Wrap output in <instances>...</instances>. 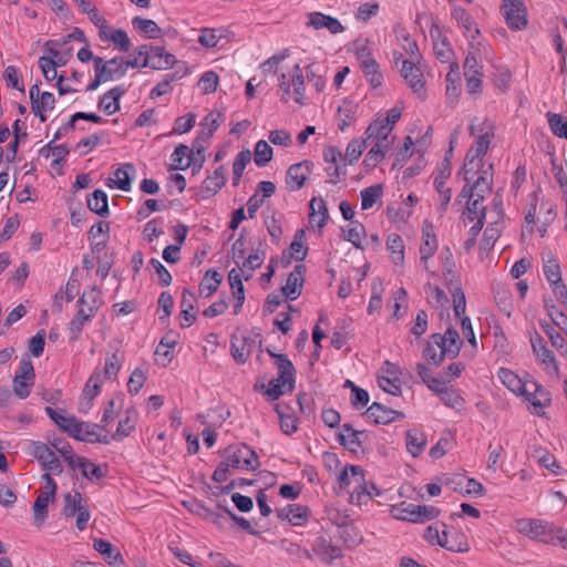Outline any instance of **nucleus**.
I'll list each match as a JSON object with an SVG mask.
<instances>
[{
  "label": "nucleus",
  "instance_id": "52",
  "mask_svg": "<svg viewBox=\"0 0 567 567\" xmlns=\"http://www.w3.org/2000/svg\"><path fill=\"white\" fill-rule=\"evenodd\" d=\"M511 296V291L506 288L498 287L497 289L494 290L495 302L498 306L499 310L507 317H511L514 308Z\"/></svg>",
  "mask_w": 567,
  "mask_h": 567
},
{
  "label": "nucleus",
  "instance_id": "21",
  "mask_svg": "<svg viewBox=\"0 0 567 567\" xmlns=\"http://www.w3.org/2000/svg\"><path fill=\"white\" fill-rule=\"evenodd\" d=\"M135 172V167L131 163L123 164L115 172V179L107 178L106 185L111 188H117L123 192H128L132 187V174Z\"/></svg>",
  "mask_w": 567,
  "mask_h": 567
},
{
  "label": "nucleus",
  "instance_id": "24",
  "mask_svg": "<svg viewBox=\"0 0 567 567\" xmlns=\"http://www.w3.org/2000/svg\"><path fill=\"white\" fill-rule=\"evenodd\" d=\"M95 312H93L92 309H87L83 306H80L78 312L72 318V320L69 322V332H70V339L71 341L79 340L82 329L85 323L91 321L95 317Z\"/></svg>",
  "mask_w": 567,
  "mask_h": 567
},
{
  "label": "nucleus",
  "instance_id": "46",
  "mask_svg": "<svg viewBox=\"0 0 567 567\" xmlns=\"http://www.w3.org/2000/svg\"><path fill=\"white\" fill-rule=\"evenodd\" d=\"M190 153V148L185 144H179L175 147V151L173 152L171 158H172V166L171 169H179L184 171L190 166V162H185V158L188 159V155Z\"/></svg>",
  "mask_w": 567,
  "mask_h": 567
},
{
  "label": "nucleus",
  "instance_id": "34",
  "mask_svg": "<svg viewBox=\"0 0 567 567\" xmlns=\"http://www.w3.org/2000/svg\"><path fill=\"white\" fill-rule=\"evenodd\" d=\"M405 439L409 453L414 457L419 456L426 444L425 435L415 429H411L406 431Z\"/></svg>",
  "mask_w": 567,
  "mask_h": 567
},
{
  "label": "nucleus",
  "instance_id": "1",
  "mask_svg": "<svg viewBox=\"0 0 567 567\" xmlns=\"http://www.w3.org/2000/svg\"><path fill=\"white\" fill-rule=\"evenodd\" d=\"M223 457L212 476L217 483L227 481L230 468L255 471L260 466L257 453L246 444L229 445L224 450Z\"/></svg>",
  "mask_w": 567,
  "mask_h": 567
},
{
  "label": "nucleus",
  "instance_id": "7",
  "mask_svg": "<svg viewBox=\"0 0 567 567\" xmlns=\"http://www.w3.org/2000/svg\"><path fill=\"white\" fill-rule=\"evenodd\" d=\"M431 339L439 349L444 350L449 358L454 359L460 354L463 342L456 329L450 327L444 334L433 333Z\"/></svg>",
  "mask_w": 567,
  "mask_h": 567
},
{
  "label": "nucleus",
  "instance_id": "18",
  "mask_svg": "<svg viewBox=\"0 0 567 567\" xmlns=\"http://www.w3.org/2000/svg\"><path fill=\"white\" fill-rule=\"evenodd\" d=\"M309 224L315 227L317 226L319 230H321L328 219L329 212L326 202L321 197H313L309 204Z\"/></svg>",
  "mask_w": 567,
  "mask_h": 567
},
{
  "label": "nucleus",
  "instance_id": "4",
  "mask_svg": "<svg viewBox=\"0 0 567 567\" xmlns=\"http://www.w3.org/2000/svg\"><path fill=\"white\" fill-rule=\"evenodd\" d=\"M502 13L511 30H523L528 23L524 0H503Z\"/></svg>",
  "mask_w": 567,
  "mask_h": 567
},
{
  "label": "nucleus",
  "instance_id": "37",
  "mask_svg": "<svg viewBox=\"0 0 567 567\" xmlns=\"http://www.w3.org/2000/svg\"><path fill=\"white\" fill-rule=\"evenodd\" d=\"M539 326L545 332V334L548 337L551 346L556 348L558 351H560L561 354L567 355V342L565 338L555 330L551 323L540 320Z\"/></svg>",
  "mask_w": 567,
  "mask_h": 567
},
{
  "label": "nucleus",
  "instance_id": "40",
  "mask_svg": "<svg viewBox=\"0 0 567 567\" xmlns=\"http://www.w3.org/2000/svg\"><path fill=\"white\" fill-rule=\"evenodd\" d=\"M494 136L493 132L485 131L483 134L478 135L475 145L470 147L466 155L470 156V158H480L482 159L483 156L487 153L491 138Z\"/></svg>",
  "mask_w": 567,
  "mask_h": 567
},
{
  "label": "nucleus",
  "instance_id": "58",
  "mask_svg": "<svg viewBox=\"0 0 567 567\" xmlns=\"http://www.w3.org/2000/svg\"><path fill=\"white\" fill-rule=\"evenodd\" d=\"M447 550L453 553H465L470 550L466 536L461 532H450Z\"/></svg>",
  "mask_w": 567,
  "mask_h": 567
},
{
  "label": "nucleus",
  "instance_id": "20",
  "mask_svg": "<svg viewBox=\"0 0 567 567\" xmlns=\"http://www.w3.org/2000/svg\"><path fill=\"white\" fill-rule=\"evenodd\" d=\"M528 383L529 385L526 386V393H522V395L535 408H546L550 405L551 399L549 392L536 381H529Z\"/></svg>",
  "mask_w": 567,
  "mask_h": 567
},
{
  "label": "nucleus",
  "instance_id": "39",
  "mask_svg": "<svg viewBox=\"0 0 567 567\" xmlns=\"http://www.w3.org/2000/svg\"><path fill=\"white\" fill-rule=\"evenodd\" d=\"M251 161V153L249 150L240 151L233 163V185L236 187L240 183L244 169Z\"/></svg>",
  "mask_w": 567,
  "mask_h": 567
},
{
  "label": "nucleus",
  "instance_id": "31",
  "mask_svg": "<svg viewBox=\"0 0 567 567\" xmlns=\"http://www.w3.org/2000/svg\"><path fill=\"white\" fill-rule=\"evenodd\" d=\"M265 250L256 249L252 250L246 259H244L239 268L243 271V276L246 281L250 280L254 271L261 267L265 261Z\"/></svg>",
  "mask_w": 567,
  "mask_h": 567
},
{
  "label": "nucleus",
  "instance_id": "48",
  "mask_svg": "<svg viewBox=\"0 0 567 567\" xmlns=\"http://www.w3.org/2000/svg\"><path fill=\"white\" fill-rule=\"evenodd\" d=\"M431 34L433 38V50L436 58L443 63L449 62L451 60V56L453 55V50L451 48L449 39L446 37L435 39L433 31H431Z\"/></svg>",
  "mask_w": 567,
  "mask_h": 567
},
{
  "label": "nucleus",
  "instance_id": "32",
  "mask_svg": "<svg viewBox=\"0 0 567 567\" xmlns=\"http://www.w3.org/2000/svg\"><path fill=\"white\" fill-rule=\"evenodd\" d=\"M417 505L408 502H401L400 504L392 507L391 513L395 519L405 520L417 524L420 520L417 516Z\"/></svg>",
  "mask_w": 567,
  "mask_h": 567
},
{
  "label": "nucleus",
  "instance_id": "56",
  "mask_svg": "<svg viewBox=\"0 0 567 567\" xmlns=\"http://www.w3.org/2000/svg\"><path fill=\"white\" fill-rule=\"evenodd\" d=\"M383 194L382 185H372L361 190V206L363 210L370 209Z\"/></svg>",
  "mask_w": 567,
  "mask_h": 567
},
{
  "label": "nucleus",
  "instance_id": "3",
  "mask_svg": "<svg viewBox=\"0 0 567 567\" xmlns=\"http://www.w3.org/2000/svg\"><path fill=\"white\" fill-rule=\"evenodd\" d=\"M35 373L33 364L28 355L20 360V364L12 380L13 393L19 399H27L34 384Z\"/></svg>",
  "mask_w": 567,
  "mask_h": 567
},
{
  "label": "nucleus",
  "instance_id": "51",
  "mask_svg": "<svg viewBox=\"0 0 567 567\" xmlns=\"http://www.w3.org/2000/svg\"><path fill=\"white\" fill-rule=\"evenodd\" d=\"M361 70L364 73V76L367 78L369 84L373 89H377L382 85L383 75L380 71V65L375 60L370 61V63L361 66Z\"/></svg>",
  "mask_w": 567,
  "mask_h": 567
},
{
  "label": "nucleus",
  "instance_id": "49",
  "mask_svg": "<svg viewBox=\"0 0 567 567\" xmlns=\"http://www.w3.org/2000/svg\"><path fill=\"white\" fill-rule=\"evenodd\" d=\"M272 158V148L271 146L264 140H260L256 143L255 152H254V161L258 167L266 166Z\"/></svg>",
  "mask_w": 567,
  "mask_h": 567
},
{
  "label": "nucleus",
  "instance_id": "63",
  "mask_svg": "<svg viewBox=\"0 0 567 567\" xmlns=\"http://www.w3.org/2000/svg\"><path fill=\"white\" fill-rule=\"evenodd\" d=\"M52 498L47 494L40 493L33 504L34 522L41 525L48 516V505Z\"/></svg>",
  "mask_w": 567,
  "mask_h": 567
},
{
  "label": "nucleus",
  "instance_id": "23",
  "mask_svg": "<svg viewBox=\"0 0 567 567\" xmlns=\"http://www.w3.org/2000/svg\"><path fill=\"white\" fill-rule=\"evenodd\" d=\"M275 367L278 370V378L281 384H288L289 390L295 388V373L296 369L288 358L287 354H278L277 359L274 361Z\"/></svg>",
  "mask_w": 567,
  "mask_h": 567
},
{
  "label": "nucleus",
  "instance_id": "26",
  "mask_svg": "<svg viewBox=\"0 0 567 567\" xmlns=\"http://www.w3.org/2000/svg\"><path fill=\"white\" fill-rule=\"evenodd\" d=\"M497 375L502 383L513 393L517 395L526 393V386L529 385L528 380H523L512 370L506 368H501Z\"/></svg>",
  "mask_w": 567,
  "mask_h": 567
},
{
  "label": "nucleus",
  "instance_id": "15",
  "mask_svg": "<svg viewBox=\"0 0 567 567\" xmlns=\"http://www.w3.org/2000/svg\"><path fill=\"white\" fill-rule=\"evenodd\" d=\"M127 92L123 85H117L104 93L99 101V109L103 110L107 115H113L120 111V100Z\"/></svg>",
  "mask_w": 567,
  "mask_h": 567
},
{
  "label": "nucleus",
  "instance_id": "64",
  "mask_svg": "<svg viewBox=\"0 0 567 567\" xmlns=\"http://www.w3.org/2000/svg\"><path fill=\"white\" fill-rule=\"evenodd\" d=\"M440 399L446 406L452 409H461L464 404V399L455 389L452 388L440 391Z\"/></svg>",
  "mask_w": 567,
  "mask_h": 567
},
{
  "label": "nucleus",
  "instance_id": "11",
  "mask_svg": "<svg viewBox=\"0 0 567 567\" xmlns=\"http://www.w3.org/2000/svg\"><path fill=\"white\" fill-rule=\"evenodd\" d=\"M341 430L337 434V440L341 446L351 453H358L359 450H362L364 431L354 430L350 423L342 424Z\"/></svg>",
  "mask_w": 567,
  "mask_h": 567
},
{
  "label": "nucleus",
  "instance_id": "42",
  "mask_svg": "<svg viewBox=\"0 0 567 567\" xmlns=\"http://www.w3.org/2000/svg\"><path fill=\"white\" fill-rule=\"evenodd\" d=\"M546 116L551 133L557 137L567 140V117L553 112H548Z\"/></svg>",
  "mask_w": 567,
  "mask_h": 567
},
{
  "label": "nucleus",
  "instance_id": "19",
  "mask_svg": "<svg viewBox=\"0 0 567 567\" xmlns=\"http://www.w3.org/2000/svg\"><path fill=\"white\" fill-rule=\"evenodd\" d=\"M312 550L322 561L328 564L342 556L341 548L324 537L316 539Z\"/></svg>",
  "mask_w": 567,
  "mask_h": 567
},
{
  "label": "nucleus",
  "instance_id": "9",
  "mask_svg": "<svg viewBox=\"0 0 567 567\" xmlns=\"http://www.w3.org/2000/svg\"><path fill=\"white\" fill-rule=\"evenodd\" d=\"M451 175V161L446 157L442 161L437 176L434 178V187L441 196L440 210L445 213L452 197V189L445 187L446 179Z\"/></svg>",
  "mask_w": 567,
  "mask_h": 567
},
{
  "label": "nucleus",
  "instance_id": "57",
  "mask_svg": "<svg viewBox=\"0 0 567 567\" xmlns=\"http://www.w3.org/2000/svg\"><path fill=\"white\" fill-rule=\"evenodd\" d=\"M484 195L476 193V196L467 203L466 218L472 221L478 219L480 216H486V207L483 205Z\"/></svg>",
  "mask_w": 567,
  "mask_h": 567
},
{
  "label": "nucleus",
  "instance_id": "33",
  "mask_svg": "<svg viewBox=\"0 0 567 567\" xmlns=\"http://www.w3.org/2000/svg\"><path fill=\"white\" fill-rule=\"evenodd\" d=\"M358 105L351 101H344L338 109V128L344 132L354 121Z\"/></svg>",
  "mask_w": 567,
  "mask_h": 567
},
{
  "label": "nucleus",
  "instance_id": "30",
  "mask_svg": "<svg viewBox=\"0 0 567 567\" xmlns=\"http://www.w3.org/2000/svg\"><path fill=\"white\" fill-rule=\"evenodd\" d=\"M87 207L91 212L101 217H106L110 214L109 198L104 190L95 189L86 198Z\"/></svg>",
  "mask_w": 567,
  "mask_h": 567
},
{
  "label": "nucleus",
  "instance_id": "6",
  "mask_svg": "<svg viewBox=\"0 0 567 567\" xmlns=\"http://www.w3.org/2000/svg\"><path fill=\"white\" fill-rule=\"evenodd\" d=\"M31 455L42 465L44 470L51 471L54 474L62 473L63 467L60 460L45 443L32 442Z\"/></svg>",
  "mask_w": 567,
  "mask_h": 567
},
{
  "label": "nucleus",
  "instance_id": "59",
  "mask_svg": "<svg viewBox=\"0 0 567 567\" xmlns=\"http://www.w3.org/2000/svg\"><path fill=\"white\" fill-rule=\"evenodd\" d=\"M367 148V140L365 138H355L352 140L346 150L344 159L351 165L357 162L362 152Z\"/></svg>",
  "mask_w": 567,
  "mask_h": 567
},
{
  "label": "nucleus",
  "instance_id": "38",
  "mask_svg": "<svg viewBox=\"0 0 567 567\" xmlns=\"http://www.w3.org/2000/svg\"><path fill=\"white\" fill-rule=\"evenodd\" d=\"M288 409L289 408L287 405H282L281 403H277L275 405V411L280 420V430L285 434L291 435L297 431V419L287 413Z\"/></svg>",
  "mask_w": 567,
  "mask_h": 567
},
{
  "label": "nucleus",
  "instance_id": "41",
  "mask_svg": "<svg viewBox=\"0 0 567 567\" xmlns=\"http://www.w3.org/2000/svg\"><path fill=\"white\" fill-rule=\"evenodd\" d=\"M386 248L391 254L394 264H401L404 260L403 239L398 234H391L386 239Z\"/></svg>",
  "mask_w": 567,
  "mask_h": 567
},
{
  "label": "nucleus",
  "instance_id": "25",
  "mask_svg": "<svg viewBox=\"0 0 567 567\" xmlns=\"http://www.w3.org/2000/svg\"><path fill=\"white\" fill-rule=\"evenodd\" d=\"M93 548L103 556V559L109 565H124V559L121 551L117 548H115L110 542L102 538H96L93 540Z\"/></svg>",
  "mask_w": 567,
  "mask_h": 567
},
{
  "label": "nucleus",
  "instance_id": "61",
  "mask_svg": "<svg viewBox=\"0 0 567 567\" xmlns=\"http://www.w3.org/2000/svg\"><path fill=\"white\" fill-rule=\"evenodd\" d=\"M460 92H461L460 78H458V74L453 72V69H452L451 72H449L446 75L447 101L454 105L457 102Z\"/></svg>",
  "mask_w": 567,
  "mask_h": 567
},
{
  "label": "nucleus",
  "instance_id": "12",
  "mask_svg": "<svg viewBox=\"0 0 567 567\" xmlns=\"http://www.w3.org/2000/svg\"><path fill=\"white\" fill-rule=\"evenodd\" d=\"M365 414L375 424H389L404 417L402 412L390 409L379 402H373L365 411Z\"/></svg>",
  "mask_w": 567,
  "mask_h": 567
},
{
  "label": "nucleus",
  "instance_id": "5",
  "mask_svg": "<svg viewBox=\"0 0 567 567\" xmlns=\"http://www.w3.org/2000/svg\"><path fill=\"white\" fill-rule=\"evenodd\" d=\"M100 429H104V426L96 423L79 421L76 419L70 436L81 442L110 444V437L107 435H100L97 433Z\"/></svg>",
  "mask_w": 567,
  "mask_h": 567
},
{
  "label": "nucleus",
  "instance_id": "14",
  "mask_svg": "<svg viewBox=\"0 0 567 567\" xmlns=\"http://www.w3.org/2000/svg\"><path fill=\"white\" fill-rule=\"evenodd\" d=\"M308 19L307 25L313 27L316 30L326 28L332 34L341 33L344 30V27L337 18L322 12H311L308 14Z\"/></svg>",
  "mask_w": 567,
  "mask_h": 567
},
{
  "label": "nucleus",
  "instance_id": "62",
  "mask_svg": "<svg viewBox=\"0 0 567 567\" xmlns=\"http://www.w3.org/2000/svg\"><path fill=\"white\" fill-rule=\"evenodd\" d=\"M81 499L82 495L78 491H75L73 495L71 493L65 494L62 514L65 517L74 516V514L78 513L82 507Z\"/></svg>",
  "mask_w": 567,
  "mask_h": 567
},
{
  "label": "nucleus",
  "instance_id": "27",
  "mask_svg": "<svg viewBox=\"0 0 567 567\" xmlns=\"http://www.w3.org/2000/svg\"><path fill=\"white\" fill-rule=\"evenodd\" d=\"M392 131V126H388L386 123L382 120H377L370 123L368 128L364 132L365 140L375 138L377 142H383V146L390 147L391 140L390 133Z\"/></svg>",
  "mask_w": 567,
  "mask_h": 567
},
{
  "label": "nucleus",
  "instance_id": "22",
  "mask_svg": "<svg viewBox=\"0 0 567 567\" xmlns=\"http://www.w3.org/2000/svg\"><path fill=\"white\" fill-rule=\"evenodd\" d=\"M437 248V241L434 234V227L431 223L425 221L422 228V245L420 247L421 261L427 262Z\"/></svg>",
  "mask_w": 567,
  "mask_h": 567
},
{
  "label": "nucleus",
  "instance_id": "54",
  "mask_svg": "<svg viewBox=\"0 0 567 567\" xmlns=\"http://www.w3.org/2000/svg\"><path fill=\"white\" fill-rule=\"evenodd\" d=\"M79 468L81 470V473L84 477L89 480L93 478H102L106 475L107 466H101L96 465L95 463L91 462L90 460L85 458L84 462H81L79 464Z\"/></svg>",
  "mask_w": 567,
  "mask_h": 567
},
{
  "label": "nucleus",
  "instance_id": "2",
  "mask_svg": "<svg viewBox=\"0 0 567 567\" xmlns=\"http://www.w3.org/2000/svg\"><path fill=\"white\" fill-rule=\"evenodd\" d=\"M518 533L526 535L533 540L553 545H560L567 548V529L555 526L543 519L522 518L515 523Z\"/></svg>",
  "mask_w": 567,
  "mask_h": 567
},
{
  "label": "nucleus",
  "instance_id": "47",
  "mask_svg": "<svg viewBox=\"0 0 567 567\" xmlns=\"http://www.w3.org/2000/svg\"><path fill=\"white\" fill-rule=\"evenodd\" d=\"M45 413L63 432L68 433L69 435L71 434V430L76 420L74 415L65 416L51 406L45 408Z\"/></svg>",
  "mask_w": 567,
  "mask_h": 567
},
{
  "label": "nucleus",
  "instance_id": "60",
  "mask_svg": "<svg viewBox=\"0 0 567 567\" xmlns=\"http://www.w3.org/2000/svg\"><path fill=\"white\" fill-rule=\"evenodd\" d=\"M289 511H292L290 514L289 523L293 526H303L310 515V509L308 506L300 504H289Z\"/></svg>",
  "mask_w": 567,
  "mask_h": 567
},
{
  "label": "nucleus",
  "instance_id": "8",
  "mask_svg": "<svg viewBox=\"0 0 567 567\" xmlns=\"http://www.w3.org/2000/svg\"><path fill=\"white\" fill-rule=\"evenodd\" d=\"M312 166L313 164L310 161H302L289 166L286 175V184L290 192H296L303 187Z\"/></svg>",
  "mask_w": 567,
  "mask_h": 567
},
{
  "label": "nucleus",
  "instance_id": "16",
  "mask_svg": "<svg viewBox=\"0 0 567 567\" xmlns=\"http://www.w3.org/2000/svg\"><path fill=\"white\" fill-rule=\"evenodd\" d=\"M254 343L255 341L250 337L231 336L230 353L237 363L244 364L248 360Z\"/></svg>",
  "mask_w": 567,
  "mask_h": 567
},
{
  "label": "nucleus",
  "instance_id": "13",
  "mask_svg": "<svg viewBox=\"0 0 567 567\" xmlns=\"http://www.w3.org/2000/svg\"><path fill=\"white\" fill-rule=\"evenodd\" d=\"M94 69L105 78L106 82L118 80L125 75L124 66L122 65V58H113L104 61L102 58H94Z\"/></svg>",
  "mask_w": 567,
  "mask_h": 567
},
{
  "label": "nucleus",
  "instance_id": "43",
  "mask_svg": "<svg viewBox=\"0 0 567 567\" xmlns=\"http://www.w3.org/2000/svg\"><path fill=\"white\" fill-rule=\"evenodd\" d=\"M344 239L350 241L355 248L362 249V237L365 235L364 226L359 221H352L347 228H342Z\"/></svg>",
  "mask_w": 567,
  "mask_h": 567
},
{
  "label": "nucleus",
  "instance_id": "45",
  "mask_svg": "<svg viewBox=\"0 0 567 567\" xmlns=\"http://www.w3.org/2000/svg\"><path fill=\"white\" fill-rule=\"evenodd\" d=\"M132 23L136 30L147 34V37L151 39L158 38L162 33V30L157 23L151 19L135 17L133 18Z\"/></svg>",
  "mask_w": 567,
  "mask_h": 567
},
{
  "label": "nucleus",
  "instance_id": "17",
  "mask_svg": "<svg viewBox=\"0 0 567 567\" xmlns=\"http://www.w3.org/2000/svg\"><path fill=\"white\" fill-rule=\"evenodd\" d=\"M530 344L533 352L536 357L545 364H550L556 374H558V365L553 352L546 347L544 338L535 331L534 334L530 336Z\"/></svg>",
  "mask_w": 567,
  "mask_h": 567
},
{
  "label": "nucleus",
  "instance_id": "35",
  "mask_svg": "<svg viewBox=\"0 0 567 567\" xmlns=\"http://www.w3.org/2000/svg\"><path fill=\"white\" fill-rule=\"evenodd\" d=\"M177 344V339L172 332L165 334L156 347L155 355L162 359V364L166 367L173 360L171 349Z\"/></svg>",
  "mask_w": 567,
  "mask_h": 567
},
{
  "label": "nucleus",
  "instance_id": "28",
  "mask_svg": "<svg viewBox=\"0 0 567 567\" xmlns=\"http://www.w3.org/2000/svg\"><path fill=\"white\" fill-rule=\"evenodd\" d=\"M543 272L549 286H554L561 280L560 265L551 251L543 252Z\"/></svg>",
  "mask_w": 567,
  "mask_h": 567
},
{
  "label": "nucleus",
  "instance_id": "55",
  "mask_svg": "<svg viewBox=\"0 0 567 567\" xmlns=\"http://www.w3.org/2000/svg\"><path fill=\"white\" fill-rule=\"evenodd\" d=\"M78 305L87 309H92L93 312L97 313L102 305L99 289L93 287L91 290L84 291L83 295L79 298Z\"/></svg>",
  "mask_w": 567,
  "mask_h": 567
},
{
  "label": "nucleus",
  "instance_id": "50",
  "mask_svg": "<svg viewBox=\"0 0 567 567\" xmlns=\"http://www.w3.org/2000/svg\"><path fill=\"white\" fill-rule=\"evenodd\" d=\"M226 29H208L205 28L202 30V33L198 38V42L205 48H215L217 47L219 40L225 35Z\"/></svg>",
  "mask_w": 567,
  "mask_h": 567
},
{
  "label": "nucleus",
  "instance_id": "36",
  "mask_svg": "<svg viewBox=\"0 0 567 567\" xmlns=\"http://www.w3.org/2000/svg\"><path fill=\"white\" fill-rule=\"evenodd\" d=\"M452 18L456 20L457 24L465 30L466 33L472 32L474 29V34H472V39H475L477 34H480V30L474 28L475 23L472 16L462 7L455 6L452 10Z\"/></svg>",
  "mask_w": 567,
  "mask_h": 567
},
{
  "label": "nucleus",
  "instance_id": "10",
  "mask_svg": "<svg viewBox=\"0 0 567 567\" xmlns=\"http://www.w3.org/2000/svg\"><path fill=\"white\" fill-rule=\"evenodd\" d=\"M306 274V266L302 264L296 265L293 270L288 275L286 285L281 288L282 295L293 301L302 292L303 276Z\"/></svg>",
  "mask_w": 567,
  "mask_h": 567
},
{
  "label": "nucleus",
  "instance_id": "53",
  "mask_svg": "<svg viewBox=\"0 0 567 567\" xmlns=\"http://www.w3.org/2000/svg\"><path fill=\"white\" fill-rule=\"evenodd\" d=\"M383 142H375L374 146L367 153L363 165L367 168H374L385 156L389 147L383 146Z\"/></svg>",
  "mask_w": 567,
  "mask_h": 567
},
{
  "label": "nucleus",
  "instance_id": "44",
  "mask_svg": "<svg viewBox=\"0 0 567 567\" xmlns=\"http://www.w3.org/2000/svg\"><path fill=\"white\" fill-rule=\"evenodd\" d=\"M404 80L408 82L409 86L413 90V92L415 94L419 95V97L421 100H425L426 97V92L424 90V80H423V74L419 69L412 71V73H405V74H401Z\"/></svg>",
  "mask_w": 567,
  "mask_h": 567
},
{
  "label": "nucleus",
  "instance_id": "29",
  "mask_svg": "<svg viewBox=\"0 0 567 567\" xmlns=\"http://www.w3.org/2000/svg\"><path fill=\"white\" fill-rule=\"evenodd\" d=\"M221 281L223 276L217 270L208 269L199 284V295L204 298H209L218 290Z\"/></svg>",
  "mask_w": 567,
  "mask_h": 567
}]
</instances>
